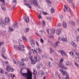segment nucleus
I'll use <instances>...</instances> for the list:
<instances>
[{
    "label": "nucleus",
    "instance_id": "1",
    "mask_svg": "<svg viewBox=\"0 0 79 79\" xmlns=\"http://www.w3.org/2000/svg\"><path fill=\"white\" fill-rule=\"evenodd\" d=\"M21 73L22 76L25 78H27V79H32V72L30 71V70L28 69H27V73H22L21 72Z\"/></svg>",
    "mask_w": 79,
    "mask_h": 79
},
{
    "label": "nucleus",
    "instance_id": "2",
    "mask_svg": "<svg viewBox=\"0 0 79 79\" xmlns=\"http://www.w3.org/2000/svg\"><path fill=\"white\" fill-rule=\"evenodd\" d=\"M27 60L25 58H23L21 60V62L19 61L18 63L16 62V61H14V62L15 64H16L17 65H18V64H19V67H20V66H26V64L24 63V61H26Z\"/></svg>",
    "mask_w": 79,
    "mask_h": 79
},
{
    "label": "nucleus",
    "instance_id": "3",
    "mask_svg": "<svg viewBox=\"0 0 79 79\" xmlns=\"http://www.w3.org/2000/svg\"><path fill=\"white\" fill-rule=\"evenodd\" d=\"M60 71L63 76H66V77H65V79H69V75L68 73H67V72L62 69H60Z\"/></svg>",
    "mask_w": 79,
    "mask_h": 79
},
{
    "label": "nucleus",
    "instance_id": "4",
    "mask_svg": "<svg viewBox=\"0 0 79 79\" xmlns=\"http://www.w3.org/2000/svg\"><path fill=\"white\" fill-rule=\"evenodd\" d=\"M14 47L15 49L18 50H23L24 48V47L23 45H19V47H18L17 45L14 46Z\"/></svg>",
    "mask_w": 79,
    "mask_h": 79
},
{
    "label": "nucleus",
    "instance_id": "5",
    "mask_svg": "<svg viewBox=\"0 0 79 79\" xmlns=\"http://www.w3.org/2000/svg\"><path fill=\"white\" fill-rule=\"evenodd\" d=\"M6 69L7 71L10 72H13L15 70L14 69L11 68L10 65H6Z\"/></svg>",
    "mask_w": 79,
    "mask_h": 79
},
{
    "label": "nucleus",
    "instance_id": "6",
    "mask_svg": "<svg viewBox=\"0 0 79 79\" xmlns=\"http://www.w3.org/2000/svg\"><path fill=\"white\" fill-rule=\"evenodd\" d=\"M30 2H31V5H34V4L36 6H38V2L37 0H30Z\"/></svg>",
    "mask_w": 79,
    "mask_h": 79
},
{
    "label": "nucleus",
    "instance_id": "7",
    "mask_svg": "<svg viewBox=\"0 0 79 79\" xmlns=\"http://www.w3.org/2000/svg\"><path fill=\"white\" fill-rule=\"evenodd\" d=\"M5 48H3L2 50V56L3 58H4V59H6V57L4 56V55L5 54Z\"/></svg>",
    "mask_w": 79,
    "mask_h": 79
},
{
    "label": "nucleus",
    "instance_id": "8",
    "mask_svg": "<svg viewBox=\"0 0 79 79\" xmlns=\"http://www.w3.org/2000/svg\"><path fill=\"white\" fill-rule=\"evenodd\" d=\"M59 66L60 68H62V69H68L67 67L64 66L62 64H59Z\"/></svg>",
    "mask_w": 79,
    "mask_h": 79
},
{
    "label": "nucleus",
    "instance_id": "9",
    "mask_svg": "<svg viewBox=\"0 0 79 79\" xmlns=\"http://www.w3.org/2000/svg\"><path fill=\"white\" fill-rule=\"evenodd\" d=\"M30 42L31 43V45L32 47H34L35 46V43L34 42V40L32 39L31 38L30 40Z\"/></svg>",
    "mask_w": 79,
    "mask_h": 79
},
{
    "label": "nucleus",
    "instance_id": "10",
    "mask_svg": "<svg viewBox=\"0 0 79 79\" xmlns=\"http://www.w3.org/2000/svg\"><path fill=\"white\" fill-rule=\"evenodd\" d=\"M38 74L40 76H44L45 75V73L43 71L40 70L38 72Z\"/></svg>",
    "mask_w": 79,
    "mask_h": 79
},
{
    "label": "nucleus",
    "instance_id": "11",
    "mask_svg": "<svg viewBox=\"0 0 79 79\" xmlns=\"http://www.w3.org/2000/svg\"><path fill=\"white\" fill-rule=\"evenodd\" d=\"M35 60L37 61H39L40 60V57L39 56H36L34 57Z\"/></svg>",
    "mask_w": 79,
    "mask_h": 79
},
{
    "label": "nucleus",
    "instance_id": "12",
    "mask_svg": "<svg viewBox=\"0 0 79 79\" xmlns=\"http://www.w3.org/2000/svg\"><path fill=\"white\" fill-rule=\"evenodd\" d=\"M5 23H10V19L8 17H7L5 18Z\"/></svg>",
    "mask_w": 79,
    "mask_h": 79
},
{
    "label": "nucleus",
    "instance_id": "13",
    "mask_svg": "<svg viewBox=\"0 0 79 79\" xmlns=\"http://www.w3.org/2000/svg\"><path fill=\"white\" fill-rule=\"evenodd\" d=\"M1 26H2V27H5V25H6V24L5 23V22L3 21V20H1V23H0Z\"/></svg>",
    "mask_w": 79,
    "mask_h": 79
},
{
    "label": "nucleus",
    "instance_id": "14",
    "mask_svg": "<svg viewBox=\"0 0 79 79\" xmlns=\"http://www.w3.org/2000/svg\"><path fill=\"white\" fill-rule=\"evenodd\" d=\"M18 27V24L16 22H14L13 25H12V27L13 28L15 29H16L17 28V27Z\"/></svg>",
    "mask_w": 79,
    "mask_h": 79
},
{
    "label": "nucleus",
    "instance_id": "15",
    "mask_svg": "<svg viewBox=\"0 0 79 79\" xmlns=\"http://www.w3.org/2000/svg\"><path fill=\"white\" fill-rule=\"evenodd\" d=\"M5 3L4 2V4H2V5L1 6L2 9L3 10V11H5L6 10V9H5V7H4L5 6Z\"/></svg>",
    "mask_w": 79,
    "mask_h": 79
},
{
    "label": "nucleus",
    "instance_id": "16",
    "mask_svg": "<svg viewBox=\"0 0 79 79\" xmlns=\"http://www.w3.org/2000/svg\"><path fill=\"white\" fill-rule=\"evenodd\" d=\"M71 44L75 48H77V45H76V44H75V43L73 41L71 42Z\"/></svg>",
    "mask_w": 79,
    "mask_h": 79
},
{
    "label": "nucleus",
    "instance_id": "17",
    "mask_svg": "<svg viewBox=\"0 0 79 79\" xmlns=\"http://www.w3.org/2000/svg\"><path fill=\"white\" fill-rule=\"evenodd\" d=\"M36 50L38 51L39 53H40L42 52V49L40 48L39 47H37L36 48Z\"/></svg>",
    "mask_w": 79,
    "mask_h": 79
},
{
    "label": "nucleus",
    "instance_id": "18",
    "mask_svg": "<svg viewBox=\"0 0 79 79\" xmlns=\"http://www.w3.org/2000/svg\"><path fill=\"white\" fill-rule=\"evenodd\" d=\"M24 5H25V6H26L27 7H28L29 8H30V9H31V8H32V7H31V6L28 4L25 3L24 4Z\"/></svg>",
    "mask_w": 79,
    "mask_h": 79
},
{
    "label": "nucleus",
    "instance_id": "19",
    "mask_svg": "<svg viewBox=\"0 0 79 79\" xmlns=\"http://www.w3.org/2000/svg\"><path fill=\"white\" fill-rule=\"evenodd\" d=\"M25 21H26V23H29V19L28 17H26L25 19Z\"/></svg>",
    "mask_w": 79,
    "mask_h": 79
},
{
    "label": "nucleus",
    "instance_id": "20",
    "mask_svg": "<svg viewBox=\"0 0 79 79\" xmlns=\"http://www.w3.org/2000/svg\"><path fill=\"white\" fill-rule=\"evenodd\" d=\"M69 54H70V55L71 56H72V58H73L74 56V52L73 51H71L69 52Z\"/></svg>",
    "mask_w": 79,
    "mask_h": 79
},
{
    "label": "nucleus",
    "instance_id": "21",
    "mask_svg": "<svg viewBox=\"0 0 79 79\" xmlns=\"http://www.w3.org/2000/svg\"><path fill=\"white\" fill-rule=\"evenodd\" d=\"M61 32V29H58L57 30L56 32L58 35L59 34H60Z\"/></svg>",
    "mask_w": 79,
    "mask_h": 79
},
{
    "label": "nucleus",
    "instance_id": "22",
    "mask_svg": "<svg viewBox=\"0 0 79 79\" xmlns=\"http://www.w3.org/2000/svg\"><path fill=\"white\" fill-rule=\"evenodd\" d=\"M31 51L33 52L34 54H36V55H38V52L35 50H34L33 49H31Z\"/></svg>",
    "mask_w": 79,
    "mask_h": 79
},
{
    "label": "nucleus",
    "instance_id": "23",
    "mask_svg": "<svg viewBox=\"0 0 79 79\" xmlns=\"http://www.w3.org/2000/svg\"><path fill=\"white\" fill-rule=\"evenodd\" d=\"M63 27L64 28H66L67 27V23L65 22H64L63 24Z\"/></svg>",
    "mask_w": 79,
    "mask_h": 79
},
{
    "label": "nucleus",
    "instance_id": "24",
    "mask_svg": "<svg viewBox=\"0 0 79 79\" xmlns=\"http://www.w3.org/2000/svg\"><path fill=\"white\" fill-rule=\"evenodd\" d=\"M64 8L67 11H70V9L66 5H64Z\"/></svg>",
    "mask_w": 79,
    "mask_h": 79
},
{
    "label": "nucleus",
    "instance_id": "25",
    "mask_svg": "<svg viewBox=\"0 0 79 79\" xmlns=\"http://www.w3.org/2000/svg\"><path fill=\"white\" fill-rule=\"evenodd\" d=\"M65 65L66 66H69L70 64V62L68 61H67L65 62Z\"/></svg>",
    "mask_w": 79,
    "mask_h": 79
},
{
    "label": "nucleus",
    "instance_id": "26",
    "mask_svg": "<svg viewBox=\"0 0 79 79\" xmlns=\"http://www.w3.org/2000/svg\"><path fill=\"white\" fill-rule=\"evenodd\" d=\"M56 76H58V77L59 79H60V73H58V72H56V74H55Z\"/></svg>",
    "mask_w": 79,
    "mask_h": 79
},
{
    "label": "nucleus",
    "instance_id": "27",
    "mask_svg": "<svg viewBox=\"0 0 79 79\" xmlns=\"http://www.w3.org/2000/svg\"><path fill=\"white\" fill-rule=\"evenodd\" d=\"M36 62L37 61L35 60H32L31 61V63L33 64H35L36 63Z\"/></svg>",
    "mask_w": 79,
    "mask_h": 79
},
{
    "label": "nucleus",
    "instance_id": "28",
    "mask_svg": "<svg viewBox=\"0 0 79 79\" xmlns=\"http://www.w3.org/2000/svg\"><path fill=\"white\" fill-rule=\"evenodd\" d=\"M0 73L4 74V70L2 69H0Z\"/></svg>",
    "mask_w": 79,
    "mask_h": 79
},
{
    "label": "nucleus",
    "instance_id": "29",
    "mask_svg": "<svg viewBox=\"0 0 79 79\" xmlns=\"http://www.w3.org/2000/svg\"><path fill=\"white\" fill-rule=\"evenodd\" d=\"M33 71V75H36V74H37V72H36L35 69H34Z\"/></svg>",
    "mask_w": 79,
    "mask_h": 79
},
{
    "label": "nucleus",
    "instance_id": "30",
    "mask_svg": "<svg viewBox=\"0 0 79 79\" xmlns=\"http://www.w3.org/2000/svg\"><path fill=\"white\" fill-rule=\"evenodd\" d=\"M8 30L9 32H10L11 31H13V29L12 28H11L10 27H9L8 29Z\"/></svg>",
    "mask_w": 79,
    "mask_h": 79
},
{
    "label": "nucleus",
    "instance_id": "31",
    "mask_svg": "<svg viewBox=\"0 0 79 79\" xmlns=\"http://www.w3.org/2000/svg\"><path fill=\"white\" fill-rule=\"evenodd\" d=\"M54 52V51L53 49H52V48H51L50 50V52L51 54H52L53 52Z\"/></svg>",
    "mask_w": 79,
    "mask_h": 79
},
{
    "label": "nucleus",
    "instance_id": "32",
    "mask_svg": "<svg viewBox=\"0 0 79 79\" xmlns=\"http://www.w3.org/2000/svg\"><path fill=\"white\" fill-rule=\"evenodd\" d=\"M40 34H42V35H44V34L45 33V32H44V31H43L41 30L40 31Z\"/></svg>",
    "mask_w": 79,
    "mask_h": 79
},
{
    "label": "nucleus",
    "instance_id": "33",
    "mask_svg": "<svg viewBox=\"0 0 79 79\" xmlns=\"http://www.w3.org/2000/svg\"><path fill=\"white\" fill-rule=\"evenodd\" d=\"M29 28H27L25 29V32H29Z\"/></svg>",
    "mask_w": 79,
    "mask_h": 79
},
{
    "label": "nucleus",
    "instance_id": "34",
    "mask_svg": "<svg viewBox=\"0 0 79 79\" xmlns=\"http://www.w3.org/2000/svg\"><path fill=\"white\" fill-rule=\"evenodd\" d=\"M64 51L63 50H61L60 52V53H61L62 56H63V54L64 53Z\"/></svg>",
    "mask_w": 79,
    "mask_h": 79
},
{
    "label": "nucleus",
    "instance_id": "35",
    "mask_svg": "<svg viewBox=\"0 0 79 79\" xmlns=\"http://www.w3.org/2000/svg\"><path fill=\"white\" fill-rule=\"evenodd\" d=\"M51 33H52V34H55V30H52L50 31Z\"/></svg>",
    "mask_w": 79,
    "mask_h": 79
},
{
    "label": "nucleus",
    "instance_id": "36",
    "mask_svg": "<svg viewBox=\"0 0 79 79\" xmlns=\"http://www.w3.org/2000/svg\"><path fill=\"white\" fill-rule=\"evenodd\" d=\"M18 43L19 44V45H20V44H21L22 43V40H21L20 39H19Z\"/></svg>",
    "mask_w": 79,
    "mask_h": 79
},
{
    "label": "nucleus",
    "instance_id": "37",
    "mask_svg": "<svg viewBox=\"0 0 79 79\" xmlns=\"http://www.w3.org/2000/svg\"><path fill=\"white\" fill-rule=\"evenodd\" d=\"M46 2L49 4H52V2L50 0H46Z\"/></svg>",
    "mask_w": 79,
    "mask_h": 79
},
{
    "label": "nucleus",
    "instance_id": "38",
    "mask_svg": "<svg viewBox=\"0 0 79 79\" xmlns=\"http://www.w3.org/2000/svg\"><path fill=\"white\" fill-rule=\"evenodd\" d=\"M67 41V39H66V38H63L62 40V41H63V42H66Z\"/></svg>",
    "mask_w": 79,
    "mask_h": 79
},
{
    "label": "nucleus",
    "instance_id": "39",
    "mask_svg": "<svg viewBox=\"0 0 79 79\" xmlns=\"http://www.w3.org/2000/svg\"><path fill=\"white\" fill-rule=\"evenodd\" d=\"M48 65H49V68H51L52 67V65L51 64V62H50V61H49L48 62Z\"/></svg>",
    "mask_w": 79,
    "mask_h": 79
},
{
    "label": "nucleus",
    "instance_id": "40",
    "mask_svg": "<svg viewBox=\"0 0 79 79\" xmlns=\"http://www.w3.org/2000/svg\"><path fill=\"white\" fill-rule=\"evenodd\" d=\"M51 12L52 13H53L54 12H55V10H54V9L53 8H51Z\"/></svg>",
    "mask_w": 79,
    "mask_h": 79
},
{
    "label": "nucleus",
    "instance_id": "41",
    "mask_svg": "<svg viewBox=\"0 0 79 79\" xmlns=\"http://www.w3.org/2000/svg\"><path fill=\"white\" fill-rule=\"evenodd\" d=\"M22 39L24 40H25V41H27V39H26V37L25 36H23L22 37Z\"/></svg>",
    "mask_w": 79,
    "mask_h": 79
},
{
    "label": "nucleus",
    "instance_id": "42",
    "mask_svg": "<svg viewBox=\"0 0 79 79\" xmlns=\"http://www.w3.org/2000/svg\"><path fill=\"white\" fill-rule=\"evenodd\" d=\"M8 62L6 61L5 62H2V64L3 65H5V64H8Z\"/></svg>",
    "mask_w": 79,
    "mask_h": 79
},
{
    "label": "nucleus",
    "instance_id": "43",
    "mask_svg": "<svg viewBox=\"0 0 79 79\" xmlns=\"http://www.w3.org/2000/svg\"><path fill=\"white\" fill-rule=\"evenodd\" d=\"M63 61H64V58H61L60 60V62L61 63L62 62H63Z\"/></svg>",
    "mask_w": 79,
    "mask_h": 79
},
{
    "label": "nucleus",
    "instance_id": "44",
    "mask_svg": "<svg viewBox=\"0 0 79 79\" xmlns=\"http://www.w3.org/2000/svg\"><path fill=\"white\" fill-rule=\"evenodd\" d=\"M76 59L77 60V62L79 63V57L78 56L77 57H76Z\"/></svg>",
    "mask_w": 79,
    "mask_h": 79
},
{
    "label": "nucleus",
    "instance_id": "45",
    "mask_svg": "<svg viewBox=\"0 0 79 79\" xmlns=\"http://www.w3.org/2000/svg\"><path fill=\"white\" fill-rule=\"evenodd\" d=\"M76 39L77 40V42H79V36H77L76 37Z\"/></svg>",
    "mask_w": 79,
    "mask_h": 79
},
{
    "label": "nucleus",
    "instance_id": "46",
    "mask_svg": "<svg viewBox=\"0 0 79 79\" xmlns=\"http://www.w3.org/2000/svg\"><path fill=\"white\" fill-rule=\"evenodd\" d=\"M75 66H77V67L78 68H79V65L77 64V63H76V62H75Z\"/></svg>",
    "mask_w": 79,
    "mask_h": 79
},
{
    "label": "nucleus",
    "instance_id": "47",
    "mask_svg": "<svg viewBox=\"0 0 79 79\" xmlns=\"http://www.w3.org/2000/svg\"><path fill=\"white\" fill-rule=\"evenodd\" d=\"M46 31H47L48 34H49V32H50V30L48 29H46Z\"/></svg>",
    "mask_w": 79,
    "mask_h": 79
},
{
    "label": "nucleus",
    "instance_id": "48",
    "mask_svg": "<svg viewBox=\"0 0 79 79\" xmlns=\"http://www.w3.org/2000/svg\"><path fill=\"white\" fill-rule=\"evenodd\" d=\"M67 2H68V3H71L72 2V0H67Z\"/></svg>",
    "mask_w": 79,
    "mask_h": 79
},
{
    "label": "nucleus",
    "instance_id": "49",
    "mask_svg": "<svg viewBox=\"0 0 79 79\" xmlns=\"http://www.w3.org/2000/svg\"><path fill=\"white\" fill-rule=\"evenodd\" d=\"M0 2H1L3 4H5V1L4 0H0Z\"/></svg>",
    "mask_w": 79,
    "mask_h": 79
},
{
    "label": "nucleus",
    "instance_id": "50",
    "mask_svg": "<svg viewBox=\"0 0 79 79\" xmlns=\"http://www.w3.org/2000/svg\"><path fill=\"white\" fill-rule=\"evenodd\" d=\"M12 76H13V74H10L9 76V78H11V77H12Z\"/></svg>",
    "mask_w": 79,
    "mask_h": 79
},
{
    "label": "nucleus",
    "instance_id": "51",
    "mask_svg": "<svg viewBox=\"0 0 79 79\" xmlns=\"http://www.w3.org/2000/svg\"><path fill=\"white\" fill-rule=\"evenodd\" d=\"M42 13L43 15H47V13H45L44 12H42Z\"/></svg>",
    "mask_w": 79,
    "mask_h": 79
},
{
    "label": "nucleus",
    "instance_id": "52",
    "mask_svg": "<svg viewBox=\"0 0 79 79\" xmlns=\"http://www.w3.org/2000/svg\"><path fill=\"white\" fill-rule=\"evenodd\" d=\"M35 34L36 35L38 36V37H40V35L38 33H35Z\"/></svg>",
    "mask_w": 79,
    "mask_h": 79
},
{
    "label": "nucleus",
    "instance_id": "53",
    "mask_svg": "<svg viewBox=\"0 0 79 79\" xmlns=\"http://www.w3.org/2000/svg\"><path fill=\"white\" fill-rule=\"evenodd\" d=\"M47 19H49V20H50V21H51L52 20V17H47Z\"/></svg>",
    "mask_w": 79,
    "mask_h": 79
},
{
    "label": "nucleus",
    "instance_id": "54",
    "mask_svg": "<svg viewBox=\"0 0 79 79\" xmlns=\"http://www.w3.org/2000/svg\"><path fill=\"white\" fill-rule=\"evenodd\" d=\"M10 55L11 57L12 58H13V56H14L13 54V53H10Z\"/></svg>",
    "mask_w": 79,
    "mask_h": 79
},
{
    "label": "nucleus",
    "instance_id": "55",
    "mask_svg": "<svg viewBox=\"0 0 79 79\" xmlns=\"http://www.w3.org/2000/svg\"><path fill=\"white\" fill-rule=\"evenodd\" d=\"M42 23H43V26H45V22H44V21H43Z\"/></svg>",
    "mask_w": 79,
    "mask_h": 79
},
{
    "label": "nucleus",
    "instance_id": "56",
    "mask_svg": "<svg viewBox=\"0 0 79 79\" xmlns=\"http://www.w3.org/2000/svg\"><path fill=\"white\" fill-rule=\"evenodd\" d=\"M71 24L72 25V26H74L75 25V24L74 23V22H71Z\"/></svg>",
    "mask_w": 79,
    "mask_h": 79
},
{
    "label": "nucleus",
    "instance_id": "57",
    "mask_svg": "<svg viewBox=\"0 0 79 79\" xmlns=\"http://www.w3.org/2000/svg\"><path fill=\"white\" fill-rule=\"evenodd\" d=\"M75 54L77 56H79V53L75 52Z\"/></svg>",
    "mask_w": 79,
    "mask_h": 79
},
{
    "label": "nucleus",
    "instance_id": "58",
    "mask_svg": "<svg viewBox=\"0 0 79 79\" xmlns=\"http://www.w3.org/2000/svg\"><path fill=\"white\" fill-rule=\"evenodd\" d=\"M62 39L63 38L60 37H59V40H61L62 41Z\"/></svg>",
    "mask_w": 79,
    "mask_h": 79
},
{
    "label": "nucleus",
    "instance_id": "59",
    "mask_svg": "<svg viewBox=\"0 0 79 79\" xmlns=\"http://www.w3.org/2000/svg\"><path fill=\"white\" fill-rule=\"evenodd\" d=\"M12 2L13 3H15L17 2L16 0H13Z\"/></svg>",
    "mask_w": 79,
    "mask_h": 79
},
{
    "label": "nucleus",
    "instance_id": "60",
    "mask_svg": "<svg viewBox=\"0 0 79 79\" xmlns=\"http://www.w3.org/2000/svg\"><path fill=\"white\" fill-rule=\"evenodd\" d=\"M59 43H60V42H59V41H57L56 42V46H58V44H59Z\"/></svg>",
    "mask_w": 79,
    "mask_h": 79
},
{
    "label": "nucleus",
    "instance_id": "61",
    "mask_svg": "<svg viewBox=\"0 0 79 79\" xmlns=\"http://www.w3.org/2000/svg\"><path fill=\"white\" fill-rule=\"evenodd\" d=\"M34 75V79H37V78L36 77H37V75Z\"/></svg>",
    "mask_w": 79,
    "mask_h": 79
},
{
    "label": "nucleus",
    "instance_id": "62",
    "mask_svg": "<svg viewBox=\"0 0 79 79\" xmlns=\"http://www.w3.org/2000/svg\"><path fill=\"white\" fill-rule=\"evenodd\" d=\"M38 18L39 19H42V16L40 15H38Z\"/></svg>",
    "mask_w": 79,
    "mask_h": 79
},
{
    "label": "nucleus",
    "instance_id": "63",
    "mask_svg": "<svg viewBox=\"0 0 79 79\" xmlns=\"http://www.w3.org/2000/svg\"><path fill=\"white\" fill-rule=\"evenodd\" d=\"M3 44H4V43H3V42L0 43V47L1 45H3Z\"/></svg>",
    "mask_w": 79,
    "mask_h": 79
},
{
    "label": "nucleus",
    "instance_id": "64",
    "mask_svg": "<svg viewBox=\"0 0 79 79\" xmlns=\"http://www.w3.org/2000/svg\"><path fill=\"white\" fill-rule=\"evenodd\" d=\"M29 58H30V59L31 60V61L33 60H32V56H30L29 57Z\"/></svg>",
    "mask_w": 79,
    "mask_h": 79
}]
</instances>
